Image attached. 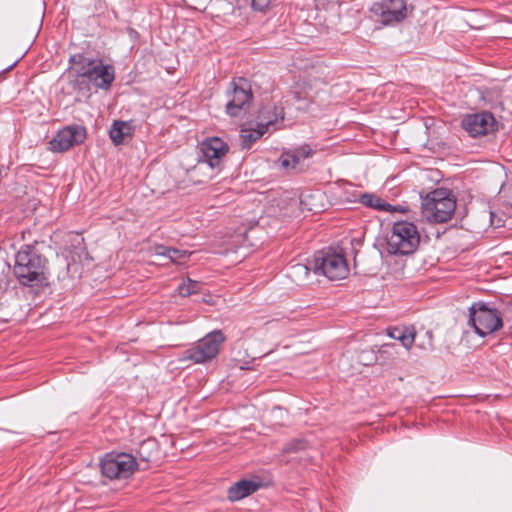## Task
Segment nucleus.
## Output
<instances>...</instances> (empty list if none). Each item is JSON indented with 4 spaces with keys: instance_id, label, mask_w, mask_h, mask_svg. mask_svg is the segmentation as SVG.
<instances>
[{
    "instance_id": "f257e3e1",
    "label": "nucleus",
    "mask_w": 512,
    "mask_h": 512,
    "mask_svg": "<svg viewBox=\"0 0 512 512\" xmlns=\"http://www.w3.org/2000/svg\"><path fill=\"white\" fill-rule=\"evenodd\" d=\"M46 263L34 247L25 245L15 256L14 275L21 285H42L47 280Z\"/></svg>"
},
{
    "instance_id": "f03ea898",
    "label": "nucleus",
    "mask_w": 512,
    "mask_h": 512,
    "mask_svg": "<svg viewBox=\"0 0 512 512\" xmlns=\"http://www.w3.org/2000/svg\"><path fill=\"white\" fill-rule=\"evenodd\" d=\"M507 310H512V305L495 307L485 302H477L469 308L468 323L478 335L486 336L503 326V317Z\"/></svg>"
},
{
    "instance_id": "7ed1b4c3",
    "label": "nucleus",
    "mask_w": 512,
    "mask_h": 512,
    "mask_svg": "<svg viewBox=\"0 0 512 512\" xmlns=\"http://www.w3.org/2000/svg\"><path fill=\"white\" fill-rule=\"evenodd\" d=\"M456 209V199L449 189L438 188L421 202V214L430 223H444L451 219Z\"/></svg>"
},
{
    "instance_id": "20e7f679",
    "label": "nucleus",
    "mask_w": 512,
    "mask_h": 512,
    "mask_svg": "<svg viewBox=\"0 0 512 512\" xmlns=\"http://www.w3.org/2000/svg\"><path fill=\"white\" fill-rule=\"evenodd\" d=\"M420 244V233L415 223L396 221L387 237V250L394 255H410Z\"/></svg>"
},
{
    "instance_id": "39448f33",
    "label": "nucleus",
    "mask_w": 512,
    "mask_h": 512,
    "mask_svg": "<svg viewBox=\"0 0 512 512\" xmlns=\"http://www.w3.org/2000/svg\"><path fill=\"white\" fill-rule=\"evenodd\" d=\"M226 337L221 330H214L186 349L179 361H191L195 364H205L217 357Z\"/></svg>"
},
{
    "instance_id": "423d86ee",
    "label": "nucleus",
    "mask_w": 512,
    "mask_h": 512,
    "mask_svg": "<svg viewBox=\"0 0 512 512\" xmlns=\"http://www.w3.org/2000/svg\"><path fill=\"white\" fill-rule=\"evenodd\" d=\"M103 476L114 479L129 478L138 468L136 459L128 453H108L100 461Z\"/></svg>"
},
{
    "instance_id": "0eeeda50",
    "label": "nucleus",
    "mask_w": 512,
    "mask_h": 512,
    "mask_svg": "<svg viewBox=\"0 0 512 512\" xmlns=\"http://www.w3.org/2000/svg\"><path fill=\"white\" fill-rule=\"evenodd\" d=\"M230 87L226 94V113L231 117H241L249 111L251 106L253 99L251 86L245 78H238L230 83Z\"/></svg>"
},
{
    "instance_id": "6e6552de",
    "label": "nucleus",
    "mask_w": 512,
    "mask_h": 512,
    "mask_svg": "<svg viewBox=\"0 0 512 512\" xmlns=\"http://www.w3.org/2000/svg\"><path fill=\"white\" fill-rule=\"evenodd\" d=\"M313 272L330 280H340L348 275L349 269L342 255L318 251L313 257Z\"/></svg>"
},
{
    "instance_id": "1a4fd4ad",
    "label": "nucleus",
    "mask_w": 512,
    "mask_h": 512,
    "mask_svg": "<svg viewBox=\"0 0 512 512\" xmlns=\"http://www.w3.org/2000/svg\"><path fill=\"white\" fill-rule=\"evenodd\" d=\"M78 75L86 78L97 89L108 91L115 80V68L100 59L86 60Z\"/></svg>"
},
{
    "instance_id": "9d476101",
    "label": "nucleus",
    "mask_w": 512,
    "mask_h": 512,
    "mask_svg": "<svg viewBox=\"0 0 512 512\" xmlns=\"http://www.w3.org/2000/svg\"><path fill=\"white\" fill-rule=\"evenodd\" d=\"M278 117L283 119V110L282 108H277L274 105H267L262 108L259 113L260 123L258 125V129H242L240 134V145L243 149H248L251 145L260 139L262 135L266 132L268 126L273 125Z\"/></svg>"
},
{
    "instance_id": "9b49d317",
    "label": "nucleus",
    "mask_w": 512,
    "mask_h": 512,
    "mask_svg": "<svg viewBox=\"0 0 512 512\" xmlns=\"http://www.w3.org/2000/svg\"><path fill=\"white\" fill-rule=\"evenodd\" d=\"M86 139V130L83 126H67L58 131V133L49 142L50 150L54 152H64L74 145L81 144Z\"/></svg>"
},
{
    "instance_id": "f8f14e48",
    "label": "nucleus",
    "mask_w": 512,
    "mask_h": 512,
    "mask_svg": "<svg viewBox=\"0 0 512 512\" xmlns=\"http://www.w3.org/2000/svg\"><path fill=\"white\" fill-rule=\"evenodd\" d=\"M372 11L380 15L384 25H392L407 17L408 8L404 0H384L381 4H375Z\"/></svg>"
},
{
    "instance_id": "ddd939ff",
    "label": "nucleus",
    "mask_w": 512,
    "mask_h": 512,
    "mask_svg": "<svg viewBox=\"0 0 512 512\" xmlns=\"http://www.w3.org/2000/svg\"><path fill=\"white\" fill-rule=\"evenodd\" d=\"M495 119L489 112L467 115L462 121V127L472 137L487 134L494 125Z\"/></svg>"
},
{
    "instance_id": "4468645a",
    "label": "nucleus",
    "mask_w": 512,
    "mask_h": 512,
    "mask_svg": "<svg viewBox=\"0 0 512 512\" xmlns=\"http://www.w3.org/2000/svg\"><path fill=\"white\" fill-rule=\"evenodd\" d=\"M200 150L204 161L214 168L219 166L221 159L226 155L228 145L220 138L213 137L203 141Z\"/></svg>"
},
{
    "instance_id": "2eb2a0df",
    "label": "nucleus",
    "mask_w": 512,
    "mask_h": 512,
    "mask_svg": "<svg viewBox=\"0 0 512 512\" xmlns=\"http://www.w3.org/2000/svg\"><path fill=\"white\" fill-rule=\"evenodd\" d=\"M312 154L313 151L310 146L303 145L294 150L283 152L279 158V164L285 170L297 169Z\"/></svg>"
},
{
    "instance_id": "dca6fc26",
    "label": "nucleus",
    "mask_w": 512,
    "mask_h": 512,
    "mask_svg": "<svg viewBox=\"0 0 512 512\" xmlns=\"http://www.w3.org/2000/svg\"><path fill=\"white\" fill-rule=\"evenodd\" d=\"M259 484L252 480H240L228 489V499L230 501L241 500L256 492Z\"/></svg>"
},
{
    "instance_id": "f3484780",
    "label": "nucleus",
    "mask_w": 512,
    "mask_h": 512,
    "mask_svg": "<svg viewBox=\"0 0 512 512\" xmlns=\"http://www.w3.org/2000/svg\"><path fill=\"white\" fill-rule=\"evenodd\" d=\"M133 127L131 122L116 120L113 122L109 135L115 145H120L126 139L131 138L133 135Z\"/></svg>"
},
{
    "instance_id": "a211bd4d",
    "label": "nucleus",
    "mask_w": 512,
    "mask_h": 512,
    "mask_svg": "<svg viewBox=\"0 0 512 512\" xmlns=\"http://www.w3.org/2000/svg\"><path fill=\"white\" fill-rule=\"evenodd\" d=\"M387 334L389 337L400 341L406 349H410L415 340V330L413 327L389 328Z\"/></svg>"
},
{
    "instance_id": "6ab92c4d",
    "label": "nucleus",
    "mask_w": 512,
    "mask_h": 512,
    "mask_svg": "<svg viewBox=\"0 0 512 512\" xmlns=\"http://www.w3.org/2000/svg\"><path fill=\"white\" fill-rule=\"evenodd\" d=\"M155 254L158 256H165L169 258L173 263L183 264L192 253L187 250H180L164 245H157L155 247Z\"/></svg>"
},
{
    "instance_id": "aec40b11",
    "label": "nucleus",
    "mask_w": 512,
    "mask_h": 512,
    "mask_svg": "<svg viewBox=\"0 0 512 512\" xmlns=\"http://www.w3.org/2000/svg\"><path fill=\"white\" fill-rule=\"evenodd\" d=\"M359 202L369 208H373L377 211H386L387 208H390V204L383 200L381 197L372 194V193H364L360 196Z\"/></svg>"
},
{
    "instance_id": "412c9836",
    "label": "nucleus",
    "mask_w": 512,
    "mask_h": 512,
    "mask_svg": "<svg viewBox=\"0 0 512 512\" xmlns=\"http://www.w3.org/2000/svg\"><path fill=\"white\" fill-rule=\"evenodd\" d=\"M313 271V260L308 264L296 263L289 267V276L297 282L308 279L310 271Z\"/></svg>"
},
{
    "instance_id": "4be33fe9",
    "label": "nucleus",
    "mask_w": 512,
    "mask_h": 512,
    "mask_svg": "<svg viewBox=\"0 0 512 512\" xmlns=\"http://www.w3.org/2000/svg\"><path fill=\"white\" fill-rule=\"evenodd\" d=\"M201 284L198 281L187 279L178 286V292L183 297H188L199 291Z\"/></svg>"
},
{
    "instance_id": "5701e85b",
    "label": "nucleus",
    "mask_w": 512,
    "mask_h": 512,
    "mask_svg": "<svg viewBox=\"0 0 512 512\" xmlns=\"http://www.w3.org/2000/svg\"><path fill=\"white\" fill-rule=\"evenodd\" d=\"M307 447V442L302 439H294L288 442L282 449L283 453H296L304 450Z\"/></svg>"
},
{
    "instance_id": "b1692460",
    "label": "nucleus",
    "mask_w": 512,
    "mask_h": 512,
    "mask_svg": "<svg viewBox=\"0 0 512 512\" xmlns=\"http://www.w3.org/2000/svg\"><path fill=\"white\" fill-rule=\"evenodd\" d=\"M155 447V442L151 440H147L141 443L139 447V455L142 460L144 461H150V454L149 452L152 450V448Z\"/></svg>"
},
{
    "instance_id": "393cba45",
    "label": "nucleus",
    "mask_w": 512,
    "mask_h": 512,
    "mask_svg": "<svg viewBox=\"0 0 512 512\" xmlns=\"http://www.w3.org/2000/svg\"><path fill=\"white\" fill-rule=\"evenodd\" d=\"M276 0H252V8L256 11L266 12Z\"/></svg>"
},
{
    "instance_id": "a878e982",
    "label": "nucleus",
    "mask_w": 512,
    "mask_h": 512,
    "mask_svg": "<svg viewBox=\"0 0 512 512\" xmlns=\"http://www.w3.org/2000/svg\"><path fill=\"white\" fill-rule=\"evenodd\" d=\"M385 212H389V213H395V212L406 213V212H408V207L404 206V205H391L390 204V208H387Z\"/></svg>"
},
{
    "instance_id": "bb28decb",
    "label": "nucleus",
    "mask_w": 512,
    "mask_h": 512,
    "mask_svg": "<svg viewBox=\"0 0 512 512\" xmlns=\"http://www.w3.org/2000/svg\"><path fill=\"white\" fill-rule=\"evenodd\" d=\"M391 347H394V344H384V345L382 346V350H383L384 352H387V351H388V349H389V348H391Z\"/></svg>"
}]
</instances>
